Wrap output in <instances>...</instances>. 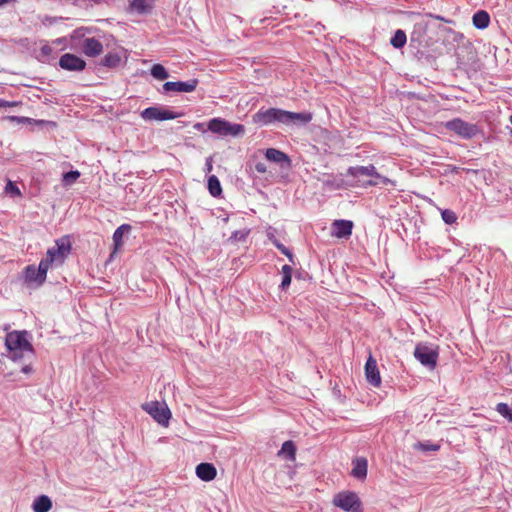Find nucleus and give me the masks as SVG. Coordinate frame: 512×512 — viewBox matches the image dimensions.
Masks as SVG:
<instances>
[{"label": "nucleus", "instance_id": "obj_1", "mask_svg": "<svg viewBox=\"0 0 512 512\" xmlns=\"http://www.w3.org/2000/svg\"><path fill=\"white\" fill-rule=\"evenodd\" d=\"M312 120L309 112H291L280 108H261L253 115V122L260 126L283 124L302 126Z\"/></svg>", "mask_w": 512, "mask_h": 512}, {"label": "nucleus", "instance_id": "obj_2", "mask_svg": "<svg viewBox=\"0 0 512 512\" xmlns=\"http://www.w3.org/2000/svg\"><path fill=\"white\" fill-rule=\"evenodd\" d=\"M27 336V331H12L7 333L5 337V346L9 352V357L13 361L22 359L25 354H33L34 349L27 339Z\"/></svg>", "mask_w": 512, "mask_h": 512}, {"label": "nucleus", "instance_id": "obj_3", "mask_svg": "<svg viewBox=\"0 0 512 512\" xmlns=\"http://www.w3.org/2000/svg\"><path fill=\"white\" fill-rule=\"evenodd\" d=\"M208 129L220 136L241 137L245 133V127L242 124L231 123L222 118H213L208 122Z\"/></svg>", "mask_w": 512, "mask_h": 512}, {"label": "nucleus", "instance_id": "obj_4", "mask_svg": "<svg viewBox=\"0 0 512 512\" xmlns=\"http://www.w3.org/2000/svg\"><path fill=\"white\" fill-rule=\"evenodd\" d=\"M414 357L426 368L433 370L437 365L438 350L432 345L418 343L414 349Z\"/></svg>", "mask_w": 512, "mask_h": 512}, {"label": "nucleus", "instance_id": "obj_5", "mask_svg": "<svg viewBox=\"0 0 512 512\" xmlns=\"http://www.w3.org/2000/svg\"><path fill=\"white\" fill-rule=\"evenodd\" d=\"M445 128L451 132H454L463 139H471L475 137L479 129L477 125L466 122L461 118H454L445 123Z\"/></svg>", "mask_w": 512, "mask_h": 512}, {"label": "nucleus", "instance_id": "obj_6", "mask_svg": "<svg viewBox=\"0 0 512 512\" xmlns=\"http://www.w3.org/2000/svg\"><path fill=\"white\" fill-rule=\"evenodd\" d=\"M144 411H146L153 419L161 424L162 426H168L171 418V412L165 403L158 401L148 402L142 405Z\"/></svg>", "mask_w": 512, "mask_h": 512}, {"label": "nucleus", "instance_id": "obj_7", "mask_svg": "<svg viewBox=\"0 0 512 512\" xmlns=\"http://www.w3.org/2000/svg\"><path fill=\"white\" fill-rule=\"evenodd\" d=\"M333 504L346 512H361V501L354 492H340L333 498Z\"/></svg>", "mask_w": 512, "mask_h": 512}, {"label": "nucleus", "instance_id": "obj_8", "mask_svg": "<svg viewBox=\"0 0 512 512\" xmlns=\"http://www.w3.org/2000/svg\"><path fill=\"white\" fill-rule=\"evenodd\" d=\"M140 115L145 121H165L179 118L182 116V113H177L160 106H152L144 109Z\"/></svg>", "mask_w": 512, "mask_h": 512}, {"label": "nucleus", "instance_id": "obj_9", "mask_svg": "<svg viewBox=\"0 0 512 512\" xmlns=\"http://www.w3.org/2000/svg\"><path fill=\"white\" fill-rule=\"evenodd\" d=\"M59 66L67 71L80 72L85 69L86 62L75 54L65 53L59 59Z\"/></svg>", "mask_w": 512, "mask_h": 512}, {"label": "nucleus", "instance_id": "obj_10", "mask_svg": "<svg viewBox=\"0 0 512 512\" xmlns=\"http://www.w3.org/2000/svg\"><path fill=\"white\" fill-rule=\"evenodd\" d=\"M347 176H352L354 178H360V177H376L381 180L382 183L386 184L389 180L381 176L374 165H368V166H354L349 167L347 169Z\"/></svg>", "mask_w": 512, "mask_h": 512}, {"label": "nucleus", "instance_id": "obj_11", "mask_svg": "<svg viewBox=\"0 0 512 512\" xmlns=\"http://www.w3.org/2000/svg\"><path fill=\"white\" fill-rule=\"evenodd\" d=\"M197 85H198L197 79H190L185 82L184 81H176V82L168 81L163 84L162 88H163L164 93H169V92L189 93V92L194 91L196 89Z\"/></svg>", "mask_w": 512, "mask_h": 512}, {"label": "nucleus", "instance_id": "obj_12", "mask_svg": "<svg viewBox=\"0 0 512 512\" xmlns=\"http://www.w3.org/2000/svg\"><path fill=\"white\" fill-rule=\"evenodd\" d=\"M265 157L268 161L279 164L282 169L288 170L291 168V159L289 156L278 149H266Z\"/></svg>", "mask_w": 512, "mask_h": 512}, {"label": "nucleus", "instance_id": "obj_13", "mask_svg": "<svg viewBox=\"0 0 512 512\" xmlns=\"http://www.w3.org/2000/svg\"><path fill=\"white\" fill-rule=\"evenodd\" d=\"M46 280V277L40 276V270L35 265H28L24 269V281L30 287L38 288Z\"/></svg>", "mask_w": 512, "mask_h": 512}, {"label": "nucleus", "instance_id": "obj_14", "mask_svg": "<svg viewBox=\"0 0 512 512\" xmlns=\"http://www.w3.org/2000/svg\"><path fill=\"white\" fill-rule=\"evenodd\" d=\"M365 376L369 384L378 387L381 384V377L376 360L370 356L365 364Z\"/></svg>", "mask_w": 512, "mask_h": 512}, {"label": "nucleus", "instance_id": "obj_15", "mask_svg": "<svg viewBox=\"0 0 512 512\" xmlns=\"http://www.w3.org/2000/svg\"><path fill=\"white\" fill-rule=\"evenodd\" d=\"M48 251H51L61 264H63L71 251V243L67 237L60 238L56 240L55 246L49 248Z\"/></svg>", "mask_w": 512, "mask_h": 512}, {"label": "nucleus", "instance_id": "obj_16", "mask_svg": "<svg viewBox=\"0 0 512 512\" xmlns=\"http://www.w3.org/2000/svg\"><path fill=\"white\" fill-rule=\"evenodd\" d=\"M81 49L86 56L96 57L102 53L103 45L96 38H85L82 41Z\"/></svg>", "mask_w": 512, "mask_h": 512}, {"label": "nucleus", "instance_id": "obj_17", "mask_svg": "<svg viewBox=\"0 0 512 512\" xmlns=\"http://www.w3.org/2000/svg\"><path fill=\"white\" fill-rule=\"evenodd\" d=\"M333 235L337 238H347L352 234L353 222L350 220H335L332 223Z\"/></svg>", "mask_w": 512, "mask_h": 512}, {"label": "nucleus", "instance_id": "obj_18", "mask_svg": "<svg viewBox=\"0 0 512 512\" xmlns=\"http://www.w3.org/2000/svg\"><path fill=\"white\" fill-rule=\"evenodd\" d=\"M352 465L353 468L351 475L358 480H364L367 476V459L364 457H358L353 460Z\"/></svg>", "mask_w": 512, "mask_h": 512}, {"label": "nucleus", "instance_id": "obj_19", "mask_svg": "<svg viewBox=\"0 0 512 512\" xmlns=\"http://www.w3.org/2000/svg\"><path fill=\"white\" fill-rule=\"evenodd\" d=\"M61 262L54 256L51 251L47 250L46 256L41 259L38 269L40 270V276L47 277V271L49 268L55 266H61Z\"/></svg>", "mask_w": 512, "mask_h": 512}, {"label": "nucleus", "instance_id": "obj_20", "mask_svg": "<svg viewBox=\"0 0 512 512\" xmlns=\"http://www.w3.org/2000/svg\"><path fill=\"white\" fill-rule=\"evenodd\" d=\"M216 468L211 463H200L196 467V475L203 481H211L216 477Z\"/></svg>", "mask_w": 512, "mask_h": 512}, {"label": "nucleus", "instance_id": "obj_21", "mask_svg": "<svg viewBox=\"0 0 512 512\" xmlns=\"http://www.w3.org/2000/svg\"><path fill=\"white\" fill-rule=\"evenodd\" d=\"M155 0H132L130 10L138 14H147L154 8Z\"/></svg>", "mask_w": 512, "mask_h": 512}, {"label": "nucleus", "instance_id": "obj_22", "mask_svg": "<svg viewBox=\"0 0 512 512\" xmlns=\"http://www.w3.org/2000/svg\"><path fill=\"white\" fill-rule=\"evenodd\" d=\"M52 508V501L47 495H40L36 497L32 503L34 512H49Z\"/></svg>", "mask_w": 512, "mask_h": 512}, {"label": "nucleus", "instance_id": "obj_23", "mask_svg": "<svg viewBox=\"0 0 512 512\" xmlns=\"http://www.w3.org/2000/svg\"><path fill=\"white\" fill-rule=\"evenodd\" d=\"M472 22L474 27H476L477 29H485L490 24V16L487 11L479 10L476 13H474L472 17Z\"/></svg>", "mask_w": 512, "mask_h": 512}, {"label": "nucleus", "instance_id": "obj_24", "mask_svg": "<svg viewBox=\"0 0 512 512\" xmlns=\"http://www.w3.org/2000/svg\"><path fill=\"white\" fill-rule=\"evenodd\" d=\"M406 41H407L406 33L403 30L398 29V30H396V32L394 33V35L390 39V44L394 48L400 49V48H403L405 46Z\"/></svg>", "mask_w": 512, "mask_h": 512}, {"label": "nucleus", "instance_id": "obj_25", "mask_svg": "<svg viewBox=\"0 0 512 512\" xmlns=\"http://www.w3.org/2000/svg\"><path fill=\"white\" fill-rule=\"evenodd\" d=\"M121 62V57L118 53L110 52L104 56L101 60V64L108 68H115L119 66Z\"/></svg>", "mask_w": 512, "mask_h": 512}, {"label": "nucleus", "instance_id": "obj_26", "mask_svg": "<svg viewBox=\"0 0 512 512\" xmlns=\"http://www.w3.org/2000/svg\"><path fill=\"white\" fill-rule=\"evenodd\" d=\"M131 226L128 224H122L113 233V242L116 248L122 245V239L125 233L129 232Z\"/></svg>", "mask_w": 512, "mask_h": 512}, {"label": "nucleus", "instance_id": "obj_27", "mask_svg": "<svg viewBox=\"0 0 512 512\" xmlns=\"http://www.w3.org/2000/svg\"><path fill=\"white\" fill-rule=\"evenodd\" d=\"M208 190L213 197H218L222 193L220 181L215 175L208 178Z\"/></svg>", "mask_w": 512, "mask_h": 512}, {"label": "nucleus", "instance_id": "obj_28", "mask_svg": "<svg viewBox=\"0 0 512 512\" xmlns=\"http://www.w3.org/2000/svg\"><path fill=\"white\" fill-rule=\"evenodd\" d=\"M282 273V281L280 284V288L282 290H286L290 284L292 279V267L290 265H284L281 270Z\"/></svg>", "mask_w": 512, "mask_h": 512}, {"label": "nucleus", "instance_id": "obj_29", "mask_svg": "<svg viewBox=\"0 0 512 512\" xmlns=\"http://www.w3.org/2000/svg\"><path fill=\"white\" fill-rule=\"evenodd\" d=\"M151 75L158 80H165L169 77L166 68L161 64H154L150 69Z\"/></svg>", "mask_w": 512, "mask_h": 512}, {"label": "nucleus", "instance_id": "obj_30", "mask_svg": "<svg viewBox=\"0 0 512 512\" xmlns=\"http://www.w3.org/2000/svg\"><path fill=\"white\" fill-rule=\"evenodd\" d=\"M296 453L295 444L292 441H285L279 451V455H285L288 459H294Z\"/></svg>", "mask_w": 512, "mask_h": 512}, {"label": "nucleus", "instance_id": "obj_31", "mask_svg": "<svg viewBox=\"0 0 512 512\" xmlns=\"http://www.w3.org/2000/svg\"><path fill=\"white\" fill-rule=\"evenodd\" d=\"M414 449L416 450H420L422 452H435V451H438L440 449V445L439 444H436V443H432L430 441H425V442H417L416 444H414Z\"/></svg>", "mask_w": 512, "mask_h": 512}, {"label": "nucleus", "instance_id": "obj_32", "mask_svg": "<svg viewBox=\"0 0 512 512\" xmlns=\"http://www.w3.org/2000/svg\"><path fill=\"white\" fill-rule=\"evenodd\" d=\"M495 410L508 421L512 422V406L507 403H498Z\"/></svg>", "mask_w": 512, "mask_h": 512}, {"label": "nucleus", "instance_id": "obj_33", "mask_svg": "<svg viewBox=\"0 0 512 512\" xmlns=\"http://www.w3.org/2000/svg\"><path fill=\"white\" fill-rule=\"evenodd\" d=\"M80 177V172L77 170H71L63 174L62 181L66 185H71Z\"/></svg>", "mask_w": 512, "mask_h": 512}, {"label": "nucleus", "instance_id": "obj_34", "mask_svg": "<svg viewBox=\"0 0 512 512\" xmlns=\"http://www.w3.org/2000/svg\"><path fill=\"white\" fill-rule=\"evenodd\" d=\"M442 220L449 225H452L456 222L457 216L454 211L450 209H445L441 212Z\"/></svg>", "mask_w": 512, "mask_h": 512}, {"label": "nucleus", "instance_id": "obj_35", "mask_svg": "<svg viewBox=\"0 0 512 512\" xmlns=\"http://www.w3.org/2000/svg\"><path fill=\"white\" fill-rule=\"evenodd\" d=\"M5 192L7 194H9L11 197H20L21 196L20 189L11 180H8L6 187H5Z\"/></svg>", "mask_w": 512, "mask_h": 512}, {"label": "nucleus", "instance_id": "obj_36", "mask_svg": "<svg viewBox=\"0 0 512 512\" xmlns=\"http://www.w3.org/2000/svg\"><path fill=\"white\" fill-rule=\"evenodd\" d=\"M273 244L277 247V249H279L281 251V253H283L285 256H287L291 262H293L294 256H293L292 252L287 247H285L282 243H280L276 239L273 241Z\"/></svg>", "mask_w": 512, "mask_h": 512}, {"label": "nucleus", "instance_id": "obj_37", "mask_svg": "<svg viewBox=\"0 0 512 512\" xmlns=\"http://www.w3.org/2000/svg\"><path fill=\"white\" fill-rule=\"evenodd\" d=\"M255 170L260 174H264L267 171L266 164L264 162H257L255 164Z\"/></svg>", "mask_w": 512, "mask_h": 512}, {"label": "nucleus", "instance_id": "obj_38", "mask_svg": "<svg viewBox=\"0 0 512 512\" xmlns=\"http://www.w3.org/2000/svg\"><path fill=\"white\" fill-rule=\"evenodd\" d=\"M52 51H53V49H52V47H51V46H49V45H44V46H42V48H41V54H42L43 56H46V57H48V56L52 53Z\"/></svg>", "mask_w": 512, "mask_h": 512}, {"label": "nucleus", "instance_id": "obj_39", "mask_svg": "<svg viewBox=\"0 0 512 512\" xmlns=\"http://www.w3.org/2000/svg\"><path fill=\"white\" fill-rule=\"evenodd\" d=\"M16 105H17L16 102H9V101L0 99V108L12 107V106H16Z\"/></svg>", "mask_w": 512, "mask_h": 512}, {"label": "nucleus", "instance_id": "obj_40", "mask_svg": "<svg viewBox=\"0 0 512 512\" xmlns=\"http://www.w3.org/2000/svg\"><path fill=\"white\" fill-rule=\"evenodd\" d=\"M83 28H80V29H76L73 34H72V38H78V37H82L84 35L83 33Z\"/></svg>", "mask_w": 512, "mask_h": 512}, {"label": "nucleus", "instance_id": "obj_41", "mask_svg": "<svg viewBox=\"0 0 512 512\" xmlns=\"http://www.w3.org/2000/svg\"><path fill=\"white\" fill-rule=\"evenodd\" d=\"M31 371H32V367L30 365H24L21 368V372H23L25 374H29V373H31Z\"/></svg>", "mask_w": 512, "mask_h": 512}, {"label": "nucleus", "instance_id": "obj_42", "mask_svg": "<svg viewBox=\"0 0 512 512\" xmlns=\"http://www.w3.org/2000/svg\"><path fill=\"white\" fill-rule=\"evenodd\" d=\"M16 0H0V8L4 7L5 5L15 3Z\"/></svg>", "mask_w": 512, "mask_h": 512}, {"label": "nucleus", "instance_id": "obj_43", "mask_svg": "<svg viewBox=\"0 0 512 512\" xmlns=\"http://www.w3.org/2000/svg\"><path fill=\"white\" fill-rule=\"evenodd\" d=\"M367 184L372 185V186H375V185H377V182H374V181H371V180H370V181H368V182H367Z\"/></svg>", "mask_w": 512, "mask_h": 512}, {"label": "nucleus", "instance_id": "obj_44", "mask_svg": "<svg viewBox=\"0 0 512 512\" xmlns=\"http://www.w3.org/2000/svg\"><path fill=\"white\" fill-rule=\"evenodd\" d=\"M207 168L209 171L212 169V165L209 162H207Z\"/></svg>", "mask_w": 512, "mask_h": 512}, {"label": "nucleus", "instance_id": "obj_45", "mask_svg": "<svg viewBox=\"0 0 512 512\" xmlns=\"http://www.w3.org/2000/svg\"><path fill=\"white\" fill-rule=\"evenodd\" d=\"M62 41H63L62 38L56 40L57 43H61Z\"/></svg>", "mask_w": 512, "mask_h": 512}, {"label": "nucleus", "instance_id": "obj_46", "mask_svg": "<svg viewBox=\"0 0 512 512\" xmlns=\"http://www.w3.org/2000/svg\"><path fill=\"white\" fill-rule=\"evenodd\" d=\"M238 237H239V234L236 232V233L234 234V238H236V239H237Z\"/></svg>", "mask_w": 512, "mask_h": 512}, {"label": "nucleus", "instance_id": "obj_47", "mask_svg": "<svg viewBox=\"0 0 512 512\" xmlns=\"http://www.w3.org/2000/svg\"><path fill=\"white\" fill-rule=\"evenodd\" d=\"M510 122H511V124H512V116L510 117Z\"/></svg>", "mask_w": 512, "mask_h": 512}]
</instances>
